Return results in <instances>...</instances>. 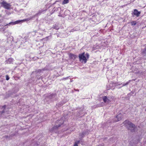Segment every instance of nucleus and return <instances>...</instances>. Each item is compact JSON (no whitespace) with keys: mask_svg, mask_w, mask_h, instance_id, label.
Listing matches in <instances>:
<instances>
[{"mask_svg":"<svg viewBox=\"0 0 146 146\" xmlns=\"http://www.w3.org/2000/svg\"><path fill=\"white\" fill-rule=\"evenodd\" d=\"M97 146H103V144Z\"/></svg>","mask_w":146,"mask_h":146,"instance_id":"19","label":"nucleus"},{"mask_svg":"<svg viewBox=\"0 0 146 146\" xmlns=\"http://www.w3.org/2000/svg\"><path fill=\"white\" fill-rule=\"evenodd\" d=\"M132 25H135L136 24V22L135 21H133L131 22Z\"/></svg>","mask_w":146,"mask_h":146,"instance_id":"12","label":"nucleus"},{"mask_svg":"<svg viewBox=\"0 0 146 146\" xmlns=\"http://www.w3.org/2000/svg\"><path fill=\"white\" fill-rule=\"evenodd\" d=\"M142 52L143 54L146 55V47L142 50Z\"/></svg>","mask_w":146,"mask_h":146,"instance_id":"11","label":"nucleus"},{"mask_svg":"<svg viewBox=\"0 0 146 146\" xmlns=\"http://www.w3.org/2000/svg\"><path fill=\"white\" fill-rule=\"evenodd\" d=\"M69 56L71 60H74L77 57L76 55L71 53L69 54Z\"/></svg>","mask_w":146,"mask_h":146,"instance_id":"6","label":"nucleus"},{"mask_svg":"<svg viewBox=\"0 0 146 146\" xmlns=\"http://www.w3.org/2000/svg\"><path fill=\"white\" fill-rule=\"evenodd\" d=\"M31 19H30V18H28V19H25L17 21H15V22H14V23L10 22V23H9V24H10V25L15 24H16L19 23H20V22H21V21L23 22V21H26L27 20L29 21V20H30Z\"/></svg>","mask_w":146,"mask_h":146,"instance_id":"5","label":"nucleus"},{"mask_svg":"<svg viewBox=\"0 0 146 146\" xmlns=\"http://www.w3.org/2000/svg\"><path fill=\"white\" fill-rule=\"evenodd\" d=\"M85 133H82V134H80V136H82V135H85Z\"/></svg>","mask_w":146,"mask_h":146,"instance_id":"17","label":"nucleus"},{"mask_svg":"<svg viewBox=\"0 0 146 146\" xmlns=\"http://www.w3.org/2000/svg\"><path fill=\"white\" fill-rule=\"evenodd\" d=\"M3 108H5V106L4 105V106L3 107Z\"/></svg>","mask_w":146,"mask_h":146,"instance_id":"20","label":"nucleus"},{"mask_svg":"<svg viewBox=\"0 0 146 146\" xmlns=\"http://www.w3.org/2000/svg\"><path fill=\"white\" fill-rule=\"evenodd\" d=\"M68 78V77H66V78H64L62 79V80H66Z\"/></svg>","mask_w":146,"mask_h":146,"instance_id":"18","label":"nucleus"},{"mask_svg":"<svg viewBox=\"0 0 146 146\" xmlns=\"http://www.w3.org/2000/svg\"><path fill=\"white\" fill-rule=\"evenodd\" d=\"M54 29H58L59 28H58V27L57 26H54L53 27Z\"/></svg>","mask_w":146,"mask_h":146,"instance_id":"16","label":"nucleus"},{"mask_svg":"<svg viewBox=\"0 0 146 146\" xmlns=\"http://www.w3.org/2000/svg\"><path fill=\"white\" fill-rule=\"evenodd\" d=\"M2 6L3 7L5 8L9 9V5L5 1H3L2 3H0Z\"/></svg>","mask_w":146,"mask_h":146,"instance_id":"4","label":"nucleus"},{"mask_svg":"<svg viewBox=\"0 0 146 146\" xmlns=\"http://www.w3.org/2000/svg\"><path fill=\"white\" fill-rule=\"evenodd\" d=\"M69 2V0H64L62 4H66Z\"/></svg>","mask_w":146,"mask_h":146,"instance_id":"10","label":"nucleus"},{"mask_svg":"<svg viewBox=\"0 0 146 146\" xmlns=\"http://www.w3.org/2000/svg\"><path fill=\"white\" fill-rule=\"evenodd\" d=\"M79 142V141H78L76 142L75 143L73 146H78V144Z\"/></svg>","mask_w":146,"mask_h":146,"instance_id":"14","label":"nucleus"},{"mask_svg":"<svg viewBox=\"0 0 146 146\" xmlns=\"http://www.w3.org/2000/svg\"><path fill=\"white\" fill-rule=\"evenodd\" d=\"M102 99L104 102L105 103H108L110 102V100L106 96L103 97Z\"/></svg>","mask_w":146,"mask_h":146,"instance_id":"8","label":"nucleus"},{"mask_svg":"<svg viewBox=\"0 0 146 146\" xmlns=\"http://www.w3.org/2000/svg\"><path fill=\"white\" fill-rule=\"evenodd\" d=\"M84 53H83L82 54H80L79 55V57L80 59V61L82 60V62L83 61L85 63H86V62L87 59L89 58V55L88 53H86L85 54V56H86V57L84 56Z\"/></svg>","mask_w":146,"mask_h":146,"instance_id":"2","label":"nucleus"},{"mask_svg":"<svg viewBox=\"0 0 146 146\" xmlns=\"http://www.w3.org/2000/svg\"><path fill=\"white\" fill-rule=\"evenodd\" d=\"M1 1H2V0H1Z\"/></svg>","mask_w":146,"mask_h":146,"instance_id":"21","label":"nucleus"},{"mask_svg":"<svg viewBox=\"0 0 146 146\" xmlns=\"http://www.w3.org/2000/svg\"><path fill=\"white\" fill-rule=\"evenodd\" d=\"M6 26H4L0 25V31H5V29L6 28Z\"/></svg>","mask_w":146,"mask_h":146,"instance_id":"9","label":"nucleus"},{"mask_svg":"<svg viewBox=\"0 0 146 146\" xmlns=\"http://www.w3.org/2000/svg\"><path fill=\"white\" fill-rule=\"evenodd\" d=\"M140 13V12L138 11L137 9H135L134 10L133 14L137 17H139Z\"/></svg>","mask_w":146,"mask_h":146,"instance_id":"7","label":"nucleus"},{"mask_svg":"<svg viewBox=\"0 0 146 146\" xmlns=\"http://www.w3.org/2000/svg\"><path fill=\"white\" fill-rule=\"evenodd\" d=\"M130 81V80H129V82H126L125 84H123L122 86H125L126 85L128 84Z\"/></svg>","mask_w":146,"mask_h":146,"instance_id":"13","label":"nucleus"},{"mask_svg":"<svg viewBox=\"0 0 146 146\" xmlns=\"http://www.w3.org/2000/svg\"><path fill=\"white\" fill-rule=\"evenodd\" d=\"M123 114L121 111H119V113L115 118L114 122H117L120 121L123 118Z\"/></svg>","mask_w":146,"mask_h":146,"instance_id":"3","label":"nucleus"},{"mask_svg":"<svg viewBox=\"0 0 146 146\" xmlns=\"http://www.w3.org/2000/svg\"><path fill=\"white\" fill-rule=\"evenodd\" d=\"M124 125L127 127L128 129L132 132H134L137 130V127L134 124L129 121L126 120L123 123Z\"/></svg>","mask_w":146,"mask_h":146,"instance_id":"1","label":"nucleus"},{"mask_svg":"<svg viewBox=\"0 0 146 146\" xmlns=\"http://www.w3.org/2000/svg\"><path fill=\"white\" fill-rule=\"evenodd\" d=\"M6 79L7 80H8L9 79V76L8 75H6Z\"/></svg>","mask_w":146,"mask_h":146,"instance_id":"15","label":"nucleus"}]
</instances>
